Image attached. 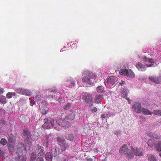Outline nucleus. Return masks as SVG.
<instances>
[{"label": "nucleus", "instance_id": "f257e3e1", "mask_svg": "<svg viewBox=\"0 0 161 161\" xmlns=\"http://www.w3.org/2000/svg\"><path fill=\"white\" fill-rule=\"evenodd\" d=\"M119 152L122 155H126L129 158H131L134 156V155L131 152V150L125 144L122 145L119 149Z\"/></svg>", "mask_w": 161, "mask_h": 161}, {"label": "nucleus", "instance_id": "f03ea898", "mask_svg": "<svg viewBox=\"0 0 161 161\" xmlns=\"http://www.w3.org/2000/svg\"><path fill=\"white\" fill-rule=\"evenodd\" d=\"M25 146L21 142H19L17 145L16 147L17 151L20 152L22 151L23 149L26 151L27 149H30L31 146V143L30 140H25Z\"/></svg>", "mask_w": 161, "mask_h": 161}, {"label": "nucleus", "instance_id": "7ed1b4c3", "mask_svg": "<svg viewBox=\"0 0 161 161\" xmlns=\"http://www.w3.org/2000/svg\"><path fill=\"white\" fill-rule=\"evenodd\" d=\"M147 143L149 146L152 147L154 145L157 151H161V138L156 142L155 141L154 139H149L148 140Z\"/></svg>", "mask_w": 161, "mask_h": 161}, {"label": "nucleus", "instance_id": "20e7f679", "mask_svg": "<svg viewBox=\"0 0 161 161\" xmlns=\"http://www.w3.org/2000/svg\"><path fill=\"white\" fill-rule=\"evenodd\" d=\"M57 142L58 144L61 147L62 150L65 151L69 147V145L65 142L64 139L60 137H58L57 139Z\"/></svg>", "mask_w": 161, "mask_h": 161}, {"label": "nucleus", "instance_id": "39448f33", "mask_svg": "<svg viewBox=\"0 0 161 161\" xmlns=\"http://www.w3.org/2000/svg\"><path fill=\"white\" fill-rule=\"evenodd\" d=\"M118 78L115 76H110L107 80V82H105V85L107 87H111L112 86L117 83Z\"/></svg>", "mask_w": 161, "mask_h": 161}, {"label": "nucleus", "instance_id": "423d86ee", "mask_svg": "<svg viewBox=\"0 0 161 161\" xmlns=\"http://www.w3.org/2000/svg\"><path fill=\"white\" fill-rule=\"evenodd\" d=\"M15 142V137L12 135H10L8 140V147L10 150H12L14 149Z\"/></svg>", "mask_w": 161, "mask_h": 161}, {"label": "nucleus", "instance_id": "0eeeda50", "mask_svg": "<svg viewBox=\"0 0 161 161\" xmlns=\"http://www.w3.org/2000/svg\"><path fill=\"white\" fill-rule=\"evenodd\" d=\"M141 103L139 102H135L132 106V109L138 113H139L141 112Z\"/></svg>", "mask_w": 161, "mask_h": 161}, {"label": "nucleus", "instance_id": "6e6552de", "mask_svg": "<svg viewBox=\"0 0 161 161\" xmlns=\"http://www.w3.org/2000/svg\"><path fill=\"white\" fill-rule=\"evenodd\" d=\"M131 149L134 154L137 156H142L143 154V151L142 149L137 148H133V147H131Z\"/></svg>", "mask_w": 161, "mask_h": 161}, {"label": "nucleus", "instance_id": "1a4fd4ad", "mask_svg": "<svg viewBox=\"0 0 161 161\" xmlns=\"http://www.w3.org/2000/svg\"><path fill=\"white\" fill-rule=\"evenodd\" d=\"M119 73L121 75H124L127 76H133L134 75V73L131 69H121Z\"/></svg>", "mask_w": 161, "mask_h": 161}, {"label": "nucleus", "instance_id": "9d476101", "mask_svg": "<svg viewBox=\"0 0 161 161\" xmlns=\"http://www.w3.org/2000/svg\"><path fill=\"white\" fill-rule=\"evenodd\" d=\"M82 75L85 76L94 81H95V79L96 78V76L94 75L92 72L90 71L84 72L82 74Z\"/></svg>", "mask_w": 161, "mask_h": 161}, {"label": "nucleus", "instance_id": "9b49d317", "mask_svg": "<svg viewBox=\"0 0 161 161\" xmlns=\"http://www.w3.org/2000/svg\"><path fill=\"white\" fill-rule=\"evenodd\" d=\"M82 82L83 83H85L86 84H88L90 85H92L94 84L95 81L91 80L88 77L86 76H84L82 79Z\"/></svg>", "mask_w": 161, "mask_h": 161}, {"label": "nucleus", "instance_id": "f8f14e48", "mask_svg": "<svg viewBox=\"0 0 161 161\" xmlns=\"http://www.w3.org/2000/svg\"><path fill=\"white\" fill-rule=\"evenodd\" d=\"M148 136L152 138V139L155 140V142L158 141V140L161 138L160 136L158 135L157 134L155 133H149L148 134Z\"/></svg>", "mask_w": 161, "mask_h": 161}, {"label": "nucleus", "instance_id": "ddd939ff", "mask_svg": "<svg viewBox=\"0 0 161 161\" xmlns=\"http://www.w3.org/2000/svg\"><path fill=\"white\" fill-rule=\"evenodd\" d=\"M30 161H44L43 158H36V154L34 153H32L31 154Z\"/></svg>", "mask_w": 161, "mask_h": 161}, {"label": "nucleus", "instance_id": "4468645a", "mask_svg": "<svg viewBox=\"0 0 161 161\" xmlns=\"http://www.w3.org/2000/svg\"><path fill=\"white\" fill-rule=\"evenodd\" d=\"M36 153L37 155H40V156H43L44 154L43 147L41 146H38L36 148Z\"/></svg>", "mask_w": 161, "mask_h": 161}, {"label": "nucleus", "instance_id": "2eb2a0df", "mask_svg": "<svg viewBox=\"0 0 161 161\" xmlns=\"http://www.w3.org/2000/svg\"><path fill=\"white\" fill-rule=\"evenodd\" d=\"M136 67L138 70L141 71H144L146 69V68L143 64L138 63L136 64Z\"/></svg>", "mask_w": 161, "mask_h": 161}, {"label": "nucleus", "instance_id": "dca6fc26", "mask_svg": "<svg viewBox=\"0 0 161 161\" xmlns=\"http://www.w3.org/2000/svg\"><path fill=\"white\" fill-rule=\"evenodd\" d=\"M83 99L86 103H89L92 101V98L91 94H87V95H84L83 97Z\"/></svg>", "mask_w": 161, "mask_h": 161}, {"label": "nucleus", "instance_id": "f3484780", "mask_svg": "<svg viewBox=\"0 0 161 161\" xmlns=\"http://www.w3.org/2000/svg\"><path fill=\"white\" fill-rule=\"evenodd\" d=\"M23 135L25 140H30L29 138L30 137V135L29 131L28 130H24L23 133Z\"/></svg>", "mask_w": 161, "mask_h": 161}, {"label": "nucleus", "instance_id": "a211bd4d", "mask_svg": "<svg viewBox=\"0 0 161 161\" xmlns=\"http://www.w3.org/2000/svg\"><path fill=\"white\" fill-rule=\"evenodd\" d=\"M149 79L151 82L155 83L158 84L160 82V78L158 77H151L149 78Z\"/></svg>", "mask_w": 161, "mask_h": 161}, {"label": "nucleus", "instance_id": "6ab92c4d", "mask_svg": "<svg viewBox=\"0 0 161 161\" xmlns=\"http://www.w3.org/2000/svg\"><path fill=\"white\" fill-rule=\"evenodd\" d=\"M128 92V89L126 88L124 89L122 91L121 93V96L123 97H126L127 95V93ZM126 99H127L128 102H129V103L130 104V103L131 102L129 101V99H128L127 98H126Z\"/></svg>", "mask_w": 161, "mask_h": 161}, {"label": "nucleus", "instance_id": "aec40b11", "mask_svg": "<svg viewBox=\"0 0 161 161\" xmlns=\"http://www.w3.org/2000/svg\"><path fill=\"white\" fill-rule=\"evenodd\" d=\"M141 112H142L143 114L145 115H150L152 114L148 109L144 108H142Z\"/></svg>", "mask_w": 161, "mask_h": 161}, {"label": "nucleus", "instance_id": "412c9836", "mask_svg": "<svg viewBox=\"0 0 161 161\" xmlns=\"http://www.w3.org/2000/svg\"><path fill=\"white\" fill-rule=\"evenodd\" d=\"M47 161H52L53 158V156L50 152H47L45 156Z\"/></svg>", "mask_w": 161, "mask_h": 161}, {"label": "nucleus", "instance_id": "4be33fe9", "mask_svg": "<svg viewBox=\"0 0 161 161\" xmlns=\"http://www.w3.org/2000/svg\"><path fill=\"white\" fill-rule=\"evenodd\" d=\"M147 159L149 161H157L155 155L153 154H148L147 155Z\"/></svg>", "mask_w": 161, "mask_h": 161}, {"label": "nucleus", "instance_id": "5701e85b", "mask_svg": "<svg viewBox=\"0 0 161 161\" xmlns=\"http://www.w3.org/2000/svg\"><path fill=\"white\" fill-rule=\"evenodd\" d=\"M103 98V96L101 95H98L96 96L95 100L97 103H100V101Z\"/></svg>", "mask_w": 161, "mask_h": 161}, {"label": "nucleus", "instance_id": "b1692460", "mask_svg": "<svg viewBox=\"0 0 161 161\" xmlns=\"http://www.w3.org/2000/svg\"><path fill=\"white\" fill-rule=\"evenodd\" d=\"M44 120H46V121H47V122H48L49 123L51 124L53 126H54V120L53 119L45 118L44 119Z\"/></svg>", "mask_w": 161, "mask_h": 161}, {"label": "nucleus", "instance_id": "393cba45", "mask_svg": "<svg viewBox=\"0 0 161 161\" xmlns=\"http://www.w3.org/2000/svg\"><path fill=\"white\" fill-rule=\"evenodd\" d=\"M40 93L36 92V93L35 98L37 100H40L43 97L42 94Z\"/></svg>", "mask_w": 161, "mask_h": 161}, {"label": "nucleus", "instance_id": "a878e982", "mask_svg": "<svg viewBox=\"0 0 161 161\" xmlns=\"http://www.w3.org/2000/svg\"><path fill=\"white\" fill-rule=\"evenodd\" d=\"M69 125L70 123L68 121H67L64 119H63V122L62 124V127L68 128L69 127Z\"/></svg>", "mask_w": 161, "mask_h": 161}, {"label": "nucleus", "instance_id": "bb28decb", "mask_svg": "<svg viewBox=\"0 0 161 161\" xmlns=\"http://www.w3.org/2000/svg\"><path fill=\"white\" fill-rule=\"evenodd\" d=\"M22 95H25L29 96L31 95V92L30 91L27 89H24Z\"/></svg>", "mask_w": 161, "mask_h": 161}, {"label": "nucleus", "instance_id": "cd10ccee", "mask_svg": "<svg viewBox=\"0 0 161 161\" xmlns=\"http://www.w3.org/2000/svg\"><path fill=\"white\" fill-rule=\"evenodd\" d=\"M0 102L3 104L6 103V98L5 96H2L0 97Z\"/></svg>", "mask_w": 161, "mask_h": 161}, {"label": "nucleus", "instance_id": "c85d7f7f", "mask_svg": "<svg viewBox=\"0 0 161 161\" xmlns=\"http://www.w3.org/2000/svg\"><path fill=\"white\" fill-rule=\"evenodd\" d=\"M152 113L153 114L158 116H161V110H155L153 111Z\"/></svg>", "mask_w": 161, "mask_h": 161}, {"label": "nucleus", "instance_id": "c756f323", "mask_svg": "<svg viewBox=\"0 0 161 161\" xmlns=\"http://www.w3.org/2000/svg\"><path fill=\"white\" fill-rule=\"evenodd\" d=\"M15 93L14 92H8L6 94V96L7 98H10L15 96Z\"/></svg>", "mask_w": 161, "mask_h": 161}, {"label": "nucleus", "instance_id": "7c9ffc66", "mask_svg": "<svg viewBox=\"0 0 161 161\" xmlns=\"http://www.w3.org/2000/svg\"><path fill=\"white\" fill-rule=\"evenodd\" d=\"M44 121V124L42 125V127H44L45 128L47 129H50V126L49 124V122L46 121V120Z\"/></svg>", "mask_w": 161, "mask_h": 161}, {"label": "nucleus", "instance_id": "2f4dec72", "mask_svg": "<svg viewBox=\"0 0 161 161\" xmlns=\"http://www.w3.org/2000/svg\"><path fill=\"white\" fill-rule=\"evenodd\" d=\"M66 118L68 120H72L75 119V115L74 114H72L68 116H66Z\"/></svg>", "mask_w": 161, "mask_h": 161}, {"label": "nucleus", "instance_id": "473e14b6", "mask_svg": "<svg viewBox=\"0 0 161 161\" xmlns=\"http://www.w3.org/2000/svg\"><path fill=\"white\" fill-rule=\"evenodd\" d=\"M26 157L24 156H20L18 157L17 161H26Z\"/></svg>", "mask_w": 161, "mask_h": 161}, {"label": "nucleus", "instance_id": "72a5a7b5", "mask_svg": "<svg viewBox=\"0 0 161 161\" xmlns=\"http://www.w3.org/2000/svg\"><path fill=\"white\" fill-rule=\"evenodd\" d=\"M66 137L67 139L70 141H72L74 139V136L71 134H67Z\"/></svg>", "mask_w": 161, "mask_h": 161}, {"label": "nucleus", "instance_id": "f704fd0d", "mask_svg": "<svg viewBox=\"0 0 161 161\" xmlns=\"http://www.w3.org/2000/svg\"><path fill=\"white\" fill-rule=\"evenodd\" d=\"M97 90L98 92L102 93L104 91L103 87L102 86H99L97 87Z\"/></svg>", "mask_w": 161, "mask_h": 161}, {"label": "nucleus", "instance_id": "c9c22d12", "mask_svg": "<svg viewBox=\"0 0 161 161\" xmlns=\"http://www.w3.org/2000/svg\"><path fill=\"white\" fill-rule=\"evenodd\" d=\"M24 89L21 88H17L16 89L15 92H16L18 94H22Z\"/></svg>", "mask_w": 161, "mask_h": 161}, {"label": "nucleus", "instance_id": "e433bc0d", "mask_svg": "<svg viewBox=\"0 0 161 161\" xmlns=\"http://www.w3.org/2000/svg\"><path fill=\"white\" fill-rule=\"evenodd\" d=\"M63 119H58L56 121V122L57 124L59 126H62V124H63Z\"/></svg>", "mask_w": 161, "mask_h": 161}, {"label": "nucleus", "instance_id": "4c0bfd02", "mask_svg": "<svg viewBox=\"0 0 161 161\" xmlns=\"http://www.w3.org/2000/svg\"><path fill=\"white\" fill-rule=\"evenodd\" d=\"M109 113L108 112H106L101 115V117L103 119L106 118L108 117Z\"/></svg>", "mask_w": 161, "mask_h": 161}, {"label": "nucleus", "instance_id": "58836bf2", "mask_svg": "<svg viewBox=\"0 0 161 161\" xmlns=\"http://www.w3.org/2000/svg\"><path fill=\"white\" fill-rule=\"evenodd\" d=\"M7 143V141L5 138H2L0 141V143L3 145H5Z\"/></svg>", "mask_w": 161, "mask_h": 161}, {"label": "nucleus", "instance_id": "ea45409f", "mask_svg": "<svg viewBox=\"0 0 161 161\" xmlns=\"http://www.w3.org/2000/svg\"><path fill=\"white\" fill-rule=\"evenodd\" d=\"M70 103H68L64 107V109L66 110L68 109L70 107Z\"/></svg>", "mask_w": 161, "mask_h": 161}, {"label": "nucleus", "instance_id": "a19ab883", "mask_svg": "<svg viewBox=\"0 0 161 161\" xmlns=\"http://www.w3.org/2000/svg\"><path fill=\"white\" fill-rule=\"evenodd\" d=\"M86 158L87 161H93V159L89 156H87Z\"/></svg>", "mask_w": 161, "mask_h": 161}, {"label": "nucleus", "instance_id": "79ce46f5", "mask_svg": "<svg viewBox=\"0 0 161 161\" xmlns=\"http://www.w3.org/2000/svg\"><path fill=\"white\" fill-rule=\"evenodd\" d=\"M143 60L144 62H148L149 60V58H148L146 56H144L143 58Z\"/></svg>", "mask_w": 161, "mask_h": 161}, {"label": "nucleus", "instance_id": "37998d69", "mask_svg": "<svg viewBox=\"0 0 161 161\" xmlns=\"http://www.w3.org/2000/svg\"><path fill=\"white\" fill-rule=\"evenodd\" d=\"M97 110V108L95 107H93L91 108V111L92 112H95Z\"/></svg>", "mask_w": 161, "mask_h": 161}, {"label": "nucleus", "instance_id": "c03bdc74", "mask_svg": "<svg viewBox=\"0 0 161 161\" xmlns=\"http://www.w3.org/2000/svg\"><path fill=\"white\" fill-rule=\"evenodd\" d=\"M47 112H48L47 111H46V110H45L44 109L42 110L41 112V113L43 115L45 114H47Z\"/></svg>", "mask_w": 161, "mask_h": 161}, {"label": "nucleus", "instance_id": "a18cd8bd", "mask_svg": "<svg viewBox=\"0 0 161 161\" xmlns=\"http://www.w3.org/2000/svg\"><path fill=\"white\" fill-rule=\"evenodd\" d=\"M77 43V42H76V41H75L74 42H71V46H72V47H73V45H75V44H76Z\"/></svg>", "mask_w": 161, "mask_h": 161}, {"label": "nucleus", "instance_id": "49530a36", "mask_svg": "<svg viewBox=\"0 0 161 161\" xmlns=\"http://www.w3.org/2000/svg\"><path fill=\"white\" fill-rule=\"evenodd\" d=\"M148 62H150L151 63H153L154 62V61L153 59L152 58H151V59L149 58V60H148Z\"/></svg>", "mask_w": 161, "mask_h": 161}, {"label": "nucleus", "instance_id": "de8ad7c7", "mask_svg": "<svg viewBox=\"0 0 161 161\" xmlns=\"http://www.w3.org/2000/svg\"><path fill=\"white\" fill-rule=\"evenodd\" d=\"M30 104L31 106H32L34 104V101L31 100L30 102Z\"/></svg>", "mask_w": 161, "mask_h": 161}, {"label": "nucleus", "instance_id": "09e8293b", "mask_svg": "<svg viewBox=\"0 0 161 161\" xmlns=\"http://www.w3.org/2000/svg\"><path fill=\"white\" fill-rule=\"evenodd\" d=\"M3 89L2 88H0V94H3Z\"/></svg>", "mask_w": 161, "mask_h": 161}, {"label": "nucleus", "instance_id": "8fccbe9b", "mask_svg": "<svg viewBox=\"0 0 161 161\" xmlns=\"http://www.w3.org/2000/svg\"><path fill=\"white\" fill-rule=\"evenodd\" d=\"M3 153L0 149V158L3 155Z\"/></svg>", "mask_w": 161, "mask_h": 161}, {"label": "nucleus", "instance_id": "3c124183", "mask_svg": "<svg viewBox=\"0 0 161 161\" xmlns=\"http://www.w3.org/2000/svg\"><path fill=\"white\" fill-rule=\"evenodd\" d=\"M54 129H56V130H60V128H58L57 127H55Z\"/></svg>", "mask_w": 161, "mask_h": 161}, {"label": "nucleus", "instance_id": "603ef678", "mask_svg": "<svg viewBox=\"0 0 161 161\" xmlns=\"http://www.w3.org/2000/svg\"><path fill=\"white\" fill-rule=\"evenodd\" d=\"M71 84L72 85L74 86V82L73 81H71Z\"/></svg>", "mask_w": 161, "mask_h": 161}, {"label": "nucleus", "instance_id": "864d4df0", "mask_svg": "<svg viewBox=\"0 0 161 161\" xmlns=\"http://www.w3.org/2000/svg\"><path fill=\"white\" fill-rule=\"evenodd\" d=\"M50 92H56V90H50Z\"/></svg>", "mask_w": 161, "mask_h": 161}, {"label": "nucleus", "instance_id": "5fc2aeb1", "mask_svg": "<svg viewBox=\"0 0 161 161\" xmlns=\"http://www.w3.org/2000/svg\"><path fill=\"white\" fill-rule=\"evenodd\" d=\"M49 138V137H47V141H48V140ZM48 141H47V143H46V144H47H47H48Z\"/></svg>", "mask_w": 161, "mask_h": 161}, {"label": "nucleus", "instance_id": "6e6d98bb", "mask_svg": "<svg viewBox=\"0 0 161 161\" xmlns=\"http://www.w3.org/2000/svg\"><path fill=\"white\" fill-rule=\"evenodd\" d=\"M152 64H150V65H147V67H151L152 66Z\"/></svg>", "mask_w": 161, "mask_h": 161}, {"label": "nucleus", "instance_id": "4d7b16f0", "mask_svg": "<svg viewBox=\"0 0 161 161\" xmlns=\"http://www.w3.org/2000/svg\"><path fill=\"white\" fill-rule=\"evenodd\" d=\"M122 84H125V81H122Z\"/></svg>", "mask_w": 161, "mask_h": 161}, {"label": "nucleus", "instance_id": "13d9d810", "mask_svg": "<svg viewBox=\"0 0 161 161\" xmlns=\"http://www.w3.org/2000/svg\"><path fill=\"white\" fill-rule=\"evenodd\" d=\"M111 154L110 153H107V155H110Z\"/></svg>", "mask_w": 161, "mask_h": 161}, {"label": "nucleus", "instance_id": "bf43d9fd", "mask_svg": "<svg viewBox=\"0 0 161 161\" xmlns=\"http://www.w3.org/2000/svg\"><path fill=\"white\" fill-rule=\"evenodd\" d=\"M159 154L160 156H161V153H159Z\"/></svg>", "mask_w": 161, "mask_h": 161}]
</instances>
